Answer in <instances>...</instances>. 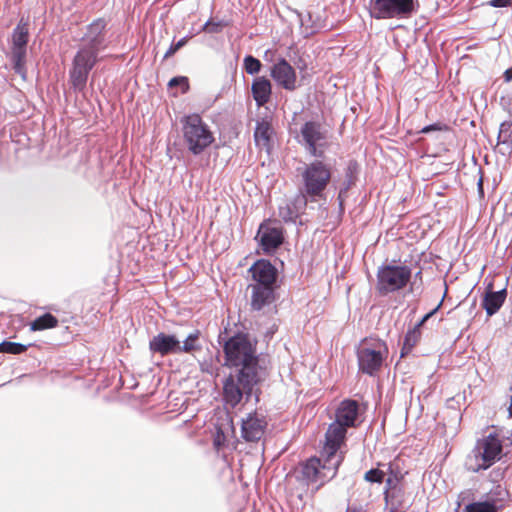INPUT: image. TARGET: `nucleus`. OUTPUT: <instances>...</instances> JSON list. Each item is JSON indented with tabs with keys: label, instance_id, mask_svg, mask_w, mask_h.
I'll list each match as a JSON object with an SVG mask.
<instances>
[{
	"label": "nucleus",
	"instance_id": "29",
	"mask_svg": "<svg viewBox=\"0 0 512 512\" xmlns=\"http://www.w3.org/2000/svg\"><path fill=\"white\" fill-rule=\"evenodd\" d=\"M421 338V331L420 327L416 324L407 331L404 341H403V348L401 351V356H403L405 353H408L412 350V348L418 343V341Z\"/></svg>",
	"mask_w": 512,
	"mask_h": 512
},
{
	"label": "nucleus",
	"instance_id": "47",
	"mask_svg": "<svg viewBox=\"0 0 512 512\" xmlns=\"http://www.w3.org/2000/svg\"><path fill=\"white\" fill-rule=\"evenodd\" d=\"M476 185H477L478 191L480 192V178L477 180Z\"/></svg>",
	"mask_w": 512,
	"mask_h": 512
},
{
	"label": "nucleus",
	"instance_id": "17",
	"mask_svg": "<svg viewBox=\"0 0 512 512\" xmlns=\"http://www.w3.org/2000/svg\"><path fill=\"white\" fill-rule=\"evenodd\" d=\"M149 349L152 353L161 356L178 354L179 339L175 335L158 333L149 342Z\"/></svg>",
	"mask_w": 512,
	"mask_h": 512
},
{
	"label": "nucleus",
	"instance_id": "13",
	"mask_svg": "<svg viewBox=\"0 0 512 512\" xmlns=\"http://www.w3.org/2000/svg\"><path fill=\"white\" fill-rule=\"evenodd\" d=\"M270 75L283 89L294 91L297 88L295 68L285 59L279 58L271 67Z\"/></svg>",
	"mask_w": 512,
	"mask_h": 512
},
{
	"label": "nucleus",
	"instance_id": "11",
	"mask_svg": "<svg viewBox=\"0 0 512 512\" xmlns=\"http://www.w3.org/2000/svg\"><path fill=\"white\" fill-rule=\"evenodd\" d=\"M510 440L501 428L492 427L482 439V470L488 469L503 456L504 441Z\"/></svg>",
	"mask_w": 512,
	"mask_h": 512
},
{
	"label": "nucleus",
	"instance_id": "24",
	"mask_svg": "<svg viewBox=\"0 0 512 512\" xmlns=\"http://www.w3.org/2000/svg\"><path fill=\"white\" fill-rule=\"evenodd\" d=\"M507 296L505 289L497 292L492 291V284L489 283L486 287V293L482 306L485 308L489 316L495 314L503 305Z\"/></svg>",
	"mask_w": 512,
	"mask_h": 512
},
{
	"label": "nucleus",
	"instance_id": "41",
	"mask_svg": "<svg viewBox=\"0 0 512 512\" xmlns=\"http://www.w3.org/2000/svg\"><path fill=\"white\" fill-rule=\"evenodd\" d=\"M444 126H442L441 124L439 123H434V124H431V125H427L425 127L422 128L421 132L422 133H429L431 131H439V130H442Z\"/></svg>",
	"mask_w": 512,
	"mask_h": 512
},
{
	"label": "nucleus",
	"instance_id": "20",
	"mask_svg": "<svg viewBox=\"0 0 512 512\" xmlns=\"http://www.w3.org/2000/svg\"><path fill=\"white\" fill-rule=\"evenodd\" d=\"M359 413V404L355 400H343L335 413V420L342 425L354 427Z\"/></svg>",
	"mask_w": 512,
	"mask_h": 512
},
{
	"label": "nucleus",
	"instance_id": "32",
	"mask_svg": "<svg viewBox=\"0 0 512 512\" xmlns=\"http://www.w3.org/2000/svg\"><path fill=\"white\" fill-rule=\"evenodd\" d=\"M480 439L476 440L475 447L472 451V455H469L466 462L465 467L467 470L472 472H479L480 471Z\"/></svg>",
	"mask_w": 512,
	"mask_h": 512
},
{
	"label": "nucleus",
	"instance_id": "40",
	"mask_svg": "<svg viewBox=\"0 0 512 512\" xmlns=\"http://www.w3.org/2000/svg\"><path fill=\"white\" fill-rule=\"evenodd\" d=\"M441 303L442 301L439 302V304L434 308L432 309L430 312H428L427 314H425L417 323L416 325L419 326L420 328L424 325V323L430 319L432 317V315H434V313L439 309V307L441 306Z\"/></svg>",
	"mask_w": 512,
	"mask_h": 512
},
{
	"label": "nucleus",
	"instance_id": "31",
	"mask_svg": "<svg viewBox=\"0 0 512 512\" xmlns=\"http://www.w3.org/2000/svg\"><path fill=\"white\" fill-rule=\"evenodd\" d=\"M31 344H22L11 341H2L0 343V353L18 355L24 353Z\"/></svg>",
	"mask_w": 512,
	"mask_h": 512
},
{
	"label": "nucleus",
	"instance_id": "48",
	"mask_svg": "<svg viewBox=\"0 0 512 512\" xmlns=\"http://www.w3.org/2000/svg\"><path fill=\"white\" fill-rule=\"evenodd\" d=\"M472 160L474 161V163H475V164L477 163V160H476V156H475V155H473V156H472Z\"/></svg>",
	"mask_w": 512,
	"mask_h": 512
},
{
	"label": "nucleus",
	"instance_id": "1",
	"mask_svg": "<svg viewBox=\"0 0 512 512\" xmlns=\"http://www.w3.org/2000/svg\"><path fill=\"white\" fill-rule=\"evenodd\" d=\"M218 342L223 344L225 354L224 365L237 369V379L246 387L257 384L260 381L259 357L256 344L247 333L237 332L232 336L227 335V328L218 336Z\"/></svg>",
	"mask_w": 512,
	"mask_h": 512
},
{
	"label": "nucleus",
	"instance_id": "35",
	"mask_svg": "<svg viewBox=\"0 0 512 512\" xmlns=\"http://www.w3.org/2000/svg\"><path fill=\"white\" fill-rule=\"evenodd\" d=\"M228 25L227 22L221 20V21H213L212 19H209L206 21V26L209 28L210 34H217L222 32L223 28Z\"/></svg>",
	"mask_w": 512,
	"mask_h": 512
},
{
	"label": "nucleus",
	"instance_id": "30",
	"mask_svg": "<svg viewBox=\"0 0 512 512\" xmlns=\"http://www.w3.org/2000/svg\"><path fill=\"white\" fill-rule=\"evenodd\" d=\"M200 331L195 330L191 332L183 341V344L181 345L179 343V349L178 354L180 353H190L195 350H200L201 345L199 344Z\"/></svg>",
	"mask_w": 512,
	"mask_h": 512
},
{
	"label": "nucleus",
	"instance_id": "6",
	"mask_svg": "<svg viewBox=\"0 0 512 512\" xmlns=\"http://www.w3.org/2000/svg\"><path fill=\"white\" fill-rule=\"evenodd\" d=\"M347 426L342 425L336 420L331 423L325 434V445L322 450L324 457L323 468H328L331 471V476H335L338 467L342 461V457L337 455L341 444L344 442L347 433Z\"/></svg>",
	"mask_w": 512,
	"mask_h": 512
},
{
	"label": "nucleus",
	"instance_id": "27",
	"mask_svg": "<svg viewBox=\"0 0 512 512\" xmlns=\"http://www.w3.org/2000/svg\"><path fill=\"white\" fill-rule=\"evenodd\" d=\"M472 492L470 490L463 491L458 496L456 511L461 505H465L461 512H480V501L472 502Z\"/></svg>",
	"mask_w": 512,
	"mask_h": 512
},
{
	"label": "nucleus",
	"instance_id": "45",
	"mask_svg": "<svg viewBox=\"0 0 512 512\" xmlns=\"http://www.w3.org/2000/svg\"><path fill=\"white\" fill-rule=\"evenodd\" d=\"M508 412H509V416L512 417V395H511V398H510V405L508 407Z\"/></svg>",
	"mask_w": 512,
	"mask_h": 512
},
{
	"label": "nucleus",
	"instance_id": "3",
	"mask_svg": "<svg viewBox=\"0 0 512 512\" xmlns=\"http://www.w3.org/2000/svg\"><path fill=\"white\" fill-rule=\"evenodd\" d=\"M302 189L296 196L300 207H306L308 200L316 201L323 197L331 177V166L322 160L315 159L304 164L301 171Z\"/></svg>",
	"mask_w": 512,
	"mask_h": 512
},
{
	"label": "nucleus",
	"instance_id": "42",
	"mask_svg": "<svg viewBox=\"0 0 512 512\" xmlns=\"http://www.w3.org/2000/svg\"><path fill=\"white\" fill-rule=\"evenodd\" d=\"M489 5L493 7H507L511 5V0H491Z\"/></svg>",
	"mask_w": 512,
	"mask_h": 512
},
{
	"label": "nucleus",
	"instance_id": "43",
	"mask_svg": "<svg viewBox=\"0 0 512 512\" xmlns=\"http://www.w3.org/2000/svg\"><path fill=\"white\" fill-rule=\"evenodd\" d=\"M294 64L300 72L306 70L307 68V63L302 57H299L296 61H294Z\"/></svg>",
	"mask_w": 512,
	"mask_h": 512
},
{
	"label": "nucleus",
	"instance_id": "36",
	"mask_svg": "<svg viewBox=\"0 0 512 512\" xmlns=\"http://www.w3.org/2000/svg\"><path fill=\"white\" fill-rule=\"evenodd\" d=\"M168 86L169 87L182 86L183 87L182 91L186 92L189 89L188 78L185 76L173 77L172 79H170Z\"/></svg>",
	"mask_w": 512,
	"mask_h": 512
},
{
	"label": "nucleus",
	"instance_id": "8",
	"mask_svg": "<svg viewBox=\"0 0 512 512\" xmlns=\"http://www.w3.org/2000/svg\"><path fill=\"white\" fill-rule=\"evenodd\" d=\"M298 143L304 147L306 152L316 158L324 155V148L327 144V130L317 121H307L300 129Z\"/></svg>",
	"mask_w": 512,
	"mask_h": 512
},
{
	"label": "nucleus",
	"instance_id": "37",
	"mask_svg": "<svg viewBox=\"0 0 512 512\" xmlns=\"http://www.w3.org/2000/svg\"><path fill=\"white\" fill-rule=\"evenodd\" d=\"M188 38H189L188 36H185V37L181 38L180 40H178L176 43H172L171 46L169 47V49L166 51L164 58L170 57L175 52H177L180 48L185 46L188 41Z\"/></svg>",
	"mask_w": 512,
	"mask_h": 512
},
{
	"label": "nucleus",
	"instance_id": "21",
	"mask_svg": "<svg viewBox=\"0 0 512 512\" xmlns=\"http://www.w3.org/2000/svg\"><path fill=\"white\" fill-rule=\"evenodd\" d=\"M253 99L258 107H262L270 101L272 85L268 78L259 76L253 79L251 85Z\"/></svg>",
	"mask_w": 512,
	"mask_h": 512
},
{
	"label": "nucleus",
	"instance_id": "18",
	"mask_svg": "<svg viewBox=\"0 0 512 512\" xmlns=\"http://www.w3.org/2000/svg\"><path fill=\"white\" fill-rule=\"evenodd\" d=\"M257 237L264 252L275 251L284 240L282 230L276 227H266L260 225Z\"/></svg>",
	"mask_w": 512,
	"mask_h": 512
},
{
	"label": "nucleus",
	"instance_id": "28",
	"mask_svg": "<svg viewBox=\"0 0 512 512\" xmlns=\"http://www.w3.org/2000/svg\"><path fill=\"white\" fill-rule=\"evenodd\" d=\"M58 324V320L51 313H45L39 317H37L31 323V330L40 331L45 329H50L56 327Z\"/></svg>",
	"mask_w": 512,
	"mask_h": 512
},
{
	"label": "nucleus",
	"instance_id": "10",
	"mask_svg": "<svg viewBox=\"0 0 512 512\" xmlns=\"http://www.w3.org/2000/svg\"><path fill=\"white\" fill-rule=\"evenodd\" d=\"M29 40L28 22L23 18L12 32L11 60L15 73L26 78V54Z\"/></svg>",
	"mask_w": 512,
	"mask_h": 512
},
{
	"label": "nucleus",
	"instance_id": "16",
	"mask_svg": "<svg viewBox=\"0 0 512 512\" xmlns=\"http://www.w3.org/2000/svg\"><path fill=\"white\" fill-rule=\"evenodd\" d=\"M266 425L264 417L259 416L257 413H249L242 420L241 434L243 439L247 442L259 441L264 435Z\"/></svg>",
	"mask_w": 512,
	"mask_h": 512
},
{
	"label": "nucleus",
	"instance_id": "38",
	"mask_svg": "<svg viewBox=\"0 0 512 512\" xmlns=\"http://www.w3.org/2000/svg\"><path fill=\"white\" fill-rule=\"evenodd\" d=\"M355 166H356V163L350 162V164L347 168L346 180L344 181V188L341 189L340 195L342 194V192L347 191L350 188V186L353 182L352 173H353V169L355 168Z\"/></svg>",
	"mask_w": 512,
	"mask_h": 512
},
{
	"label": "nucleus",
	"instance_id": "23",
	"mask_svg": "<svg viewBox=\"0 0 512 512\" xmlns=\"http://www.w3.org/2000/svg\"><path fill=\"white\" fill-rule=\"evenodd\" d=\"M273 133V127L268 121L264 119L257 121L254 129V141L256 146L269 153Z\"/></svg>",
	"mask_w": 512,
	"mask_h": 512
},
{
	"label": "nucleus",
	"instance_id": "22",
	"mask_svg": "<svg viewBox=\"0 0 512 512\" xmlns=\"http://www.w3.org/2000/svg\"><path fill=\"white\" fill-rule=\"evenodd\" d=\"M508 497V491L501 485H497L491 490L484 501H482V512H498L504 508V503Z\"/></svg>",
	"mask_w": 512,
	"mask_h": 512
},
{
	"label": "nucleus",
	"instance_id": "9",
	"mask_svg": "<svg viewBox=\"0 0 512 512\" xmlns=\"http://www.w3.org/2000/svg\"><path fill=\"white\" fill-rule=\"evenodd\" d=\"M410 277L411 270L407 266H383L377 273V290L382 295L398 291L406 286Z\"/></svg>",
	"mask_w": 512,
	"mask_h": 512
},
{
	"label": "nucleus",
	"instance_id": "2",
	"mask_svg": "<svg viewBox=\"0 0 512 512\" xmlns=\"http://www.w3.org/2000/svg\"><path fill=\"white\" fill-rule=\"evenodd\" d=\"M106 22L103 19L93 21L82 37L84 44L75 54L69 71L70 83L75 91H84L90 71L98 61V54L106 47Z\"/></svg>",
	"mask_w": 512,
	"mask_h": 512
},
{
	"label": "nucleus",
	"instance_id": "46",
	"mask_svg": "<svg viewBox=\"0 0 512 512\" xmlns=\"http://www.w3.org/2000/svg\"><path fill=\"white\" fill-rule=\"evenodd\" d=\"M202 31L209 33V28L206 26V23L203 25Z\"/></svg>",
	"mask_w": 512,
	"mask_h": 512
},
{
	"label": "nucleus",
	"instance_id": "49",
	"mask_svg": "<svg viewBox=\"0 0 512 512\" xmlns=\"http://www.w3.org/2000/svg\"><path fill=\"white\" fill-rule=\"evenodd\" d=\"M389 470H390V473L392 475L393 474V472H392V464H389Z\"/></svg>",
	"mask_w": 512,
	"mask_h": 512
},
{
	"label": "nucleus",
	"instance_id": "33",
	"mask_svg": "<svg viewBox=\"0 0 512 512\" xmlns=\"http://www.w3.org/2000/svg\"><path fill=\"white\" fill-rule=\"evenodd\" d=\"M244 69L247 74L249 75H255L259 73L261 70L262 64L259 59L255 58L252 55L245 56L243 60Z\"/></svg>",
	"mask_w": 512,
	"mask_h": 512
},
{
	"label": "nucleus",
	"instance_id": "12",
	"mask_svg": "<svg viewBox=\"0 0 512 512\" xmlns=\"http://www.w3.org/2000/svg\"><path fill=\"white\" fill-rule=\"evenodd\" d=\"M256 384H252L250 387H246L243 383H240L237 376L229 375L223 384V399L226 405L235 408L245 396L248 401L252 396L253 388Z\"/></svg>",
	"mask_w": 512,
	"mask_h": 512
},
{
	"label": "nucleus",
	"instance_id": "34",
	"mask_svg": "<svg viewBox=\"0 0 512 512\" xmlns=\"http://www.w3.org/2000/svg\"><path fill=\"white\" fill-rule=\"evenodd\" d=\"M384 475V471L377 468H373L365 473L364 479L370 483H382Z\"/></svg>",
	"mask_w": 512,
	"mask_h": 512
},
{
	"label": "nucleus",
	"instance_id": "39",
	"mask_svg": "<svg viewBox=\"0 0 512 512\" xmlns=\"http://www.w3.org/2000/svg\"><path fill=\"white\" fill-rule=\"evenodd\" d=\"M397 481H398V479L396 478V476L394 478L390 476L386 479V488L384 491V498H385V501L387 504L389 503L390 490L396 485Z\"/></svg>",
	"mask_w": 512,
	"mask_h": 512
},
{
	"label": "nucleus",
	"instance_id": "5",
	"mask_svg": "<svg viewBox=\"0 0 512 512\" xmlns=\"http://www.w3.org/2000/svg\"><path fill=\"white\" fill-rule=\"evenodd\" d=\"M418 0H370V15L375 19H406L418 11Z\"/></svg>",
	"mask_w": 512,
	"mask_h": 512
},
{
	"label": "nucleus",
	"instance_id": "19",
	"mask_svg": "<svg viewBox=\"0 0 512 512\" xmlns=\"http://www.w3.org/2000/svg\"><path fill=\"white\" fill-rule=\"evenodd\" d=\"M251 288V307L254 310H261L264 306L270 305L275 298L274 285L249 284Z\"/></svg>",
	"mask_w": 512,
	"mask_h": 512
},
{
	"label": "nucleus",
	"instance_id": "26",
	"mask_svg": "<svg viewBox=\"0 0 512 512\" xmlns=\"http://www.w3.org/2000/svg\"><path fill=\"white\" fill-rule=\"evenodd\" d=\"M306 207H300L296 202V197L292 203H287L284 206L279 207V217L285 222H294L298 217L299 213Z\"/></svg>",
	"mask_w": 512,
	"mask_h": 512
},
{
	"label": "nucleus",
	"instance_id": "7",
	"mask_svg": "<svg viewBox=\"0 0 512 512\" xmlns=\"http://www.w3.org/2000/svg\"><path fill=\"white\" fill-rule=\"evenodd\" d=\"M387 354L384 341L370 342L365 339L357 350L359 370L369 376H374L381 368Z\"/></svg>",
	"mask_w": 512,
	"mask_h": 512
},
{
	"label": "nucleus",
	"instance_id": "25",
	"mask_svg": "<svg viewBox=\"0 0 512 512\" xmlns=\"http://www.w3.org/2000/svg\"><path fill=\"white\" fill-rule=\"evenodd\" d=\"M290 11L296 16L300 28L305 29L303 33L306 35L314 33L320 27V24L313 20L311 12L302 13L296 9Z\"/></svg>",
	"mask_w": 512,
	"mask_h": 512
},
{
	"label": "nucleus",
	"instance_id": "4",
	"mask_svg": "<svg viewBox=\"0 0 512 512\" xmlns=\"http://www.w3.org/2000/svg\"><path fill=\"white\" fill-rule=\"evenodd\" d=\"M180 123L183 142L191 154H202L214 142L213 132L199 114L184 115Z\"/></svg>",
	"mask_w": 512,
	"mask_h": 512
},
{
	"label": "nucleus",
	"instance_id": "44",
	"mask_svg": "<svg viewBox=\"0 0 512 512\" xmlns=\"http://www.w3.org/2000/svg\"><path fill=\"white\" fill-rule=\"evenodd\" d=\"M504 80L506 82H510L512 80V67L511 68H508L505 72H504Z\"/></svg>",
	"mask_w": 512,
	"mask_h": 512
},
{
	"label": "nucleus",
	"instance_id": "15",
	"mask_svg": "<svg viewBox=\"0 0 512 512\" xmlns=\"http://www.w3.org/2000/svg\"><path fill=\"white\" fill-rule=\"evenodd\" d=\"M324 462L319 458L313 457L308 459L302 466L303 478L308 483H319L323 485L326 481L334 478L331 476V471L328 468H323Z\"/></svg>",
	"mask_w": 512,
	"mask_h": 512
},
{
	"label": "nucleus",
	"instance_id": "14",
	"mask_svg": "<svg viewBox=\"0 0 512 512\" xmlns=\"http://www.w3.org/2000/svg\"><path fill=\"white\" fill-rule=\"evenodd\" d=\"M248 273L251 274L252 279L255 281L254 284L260 285L275 286L278 277L277 268L266 259H259L254 262L248 269Z\"/></svg>",
	"mask_w": 512,
	"mask_h": 512
}]
</instances>
